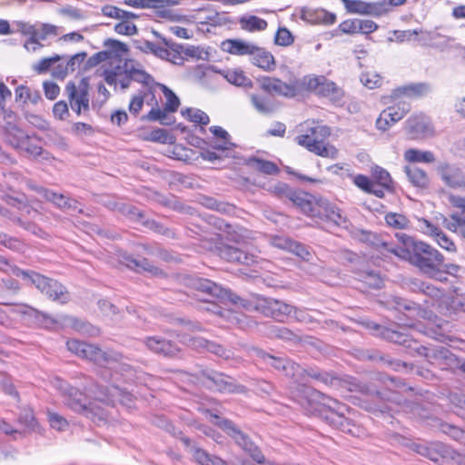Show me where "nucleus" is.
Here are the masks:
<instances>
[{
	"instance_id": "nucleus-1",
	"label": "nucleus",
	"mask_w": 465,
	"mask_h": 465,
	"mask_svg": "<svg viewBox=\"0 0 465 465\" xmlns=\"http://www.w3.org/2000/svg\"><path fill=\"white\" fill-rule=\"evenodd\" d=\"M54 389L59 391L64 398V404L72 411L80 413L86 418L92 420L94 422H105L109 416L108 410L98 404L101 402L106 407H109L115 401L118 394V388L114 387L112 390L104 389L99 385H94V388L86 389V391L94 398V401L89 402L85 401V397L76 388L71 387L64 380L55 377L51 381Z\"/></svg>"
},
{
	"instance_id": "nucleus-2",
	"label": "nucleus",
	"mask_w": 465,
	"mask_h": 465,
	"mask_svg": "<svg viewBox=\"0 0 465 465\" xmlns=\"http://www.w3.org/2000/svg\"><path fill=\"white\" fill-rule=\"evenodd\" d=\"M400 245L382 242L381 248L394 254L401 260L408 261L417 267L423 274L438 279L443 272L444 257L435 248L423 242H417L405 233H396Z\"/></svg>"
},
{
	"instance_id": "nucleus-3",
	"label": "nucleus",
	"mask_w": 465,
	"mask_h": 465,
	"mask_svg": "<svg viewBox=\"0 0 465 465\" xmlns=\"http://www.w3.org/2000/svg\"><path fill=\"white\" fill-rule=\"evenodd\" d=\"M67 349L75 355L91 361L102 367L115 369L122 372L131 371V366L124 361V357L114 351H102L99 347L78 340H69Z\"/></svg>"
},
{
	"instance_id": "nucleus-4",
	"label": "nucleus",
	"mask_w": 465,
	"mask_h": 465,
	"mask_svg": "<svg viewBox=\"0 0 465 465\" xmlns=\"http://www.w3.org/2000/svg\"><path fill=\"white\" fill-rule=\"evenodd\" d=\"M297 207L305 215L322 221L331 222L336 225L346 223V217L341 211L329 201L303 192L302 197L297 199Z\"/></svg>"
},
{
	"instance_id": "nucleus-5",
	"label": "nucleus",
	"mask_w": 465,
	"mask_h": 465,
	"mask_svg": "<svg viewBox=\"0 0 465 465\" xmlns=\"http://www.w3.org/2000/svg\"><path fill=\"white\" fill-rule=\"evenodd\" d=\"M389 381V384L386 383L387 388L382 391L371 390L368 386L358 383L351 384L353 388H350V390L359 391L362 393L370 395L375 394L378 399L391 404H395L396 406H399L403 411H410L414 415L421 416L420 405L403 399V397L401 395V392L406 391H411V388H406L404 383L397 381L394 378H390Z\"/></svg>"
},
{
	"instance_id": "nucleus-6",
	"label": "nucleus",
	"mask_w": 465,
	"mask_h": 465,
	"mask_svg": "<svg viewBox=\"0 0 465 465\" xmlns=\"http://www.w3.org/2000/svg\"><path fill=\"white\" fill-rule=\"evenodd\" d=\"M330 134L329 127L317 124L308 128L305 134L297 135L295 142L316 155L335 159L338 150L333 145L324 143V140Z\"/></svg>"
},
{
	"instance_id": "nucleus-7",
	"label": "nucleus",
	"mask_w": 465,
	"mask_h": 465,
	"mask_svg": "<svg viewBox=\"0 0 465 465\" xmlns=\"http://www.w3.org/2000/svg\"><path fill=\"white\" fill-rule=\"evenodd\" d=\"M15 272L22 274V278L28 283L35 286L42 293L48 298L60 303H65L69 301L70 295L65 287L55 280L47 278L33 271H18Z\"/></svg>"
},
{
	"instance_id": "nucleus-8",
	"label": "nucleus",
	"mask_w": 465,
	"mask_h": 465,
	"mask_svg": "<svg viewBox=\"0 0 465 465\" xmlns=\"http://www.w3.org/2000/svg\"><path fill=\"white\" fill-rule=\"evenodd\" d=\"M180 374L183 381L202 385L209 390L221 392H233L235 391L236 386L232 378L213 370H202L193 374L181 371Z\"/></svg>"
},
{
	"instance_id": "nucleus-9",
	"label": "nucleus",
	"mask_w": 465,
	"mask_h": 465,
	"mask_svg": "<svg viewBox=\"0 0 465 465\" xmlns=\"http://www.w3.org/2000/svg\"><path fill=\"white\" fill-rule=\"evenodd\" d=\"M206 413L210 415V420L214 422L229 436H231L235 442L252 458L253 460L257 463L264 462L265 458L259 448L231 420H221L217 415L210 413L209 411H206Z\"/></svg>"
},
{
	"instance_id": "nucleus-10",
	"label": "nucleus",
	"mask_w": 465,
	"mask_h": 465,
	"mask_svg": "<svg viewBox=\"0 0 465 465\" xmlns=\"http://www.w3.org/2000/svg\"><path fill=\"white\" fill-rule=\"evenodd\" d=\"M64 93L72 110L77 114H86L90 111L89 82L87 78H82L78 84L68 82Z\"/></svg>"
},
{
	"instance_id": "nucleus-11",
	"label": "nucleus",
	"mask_w": 465,
	"mask_h": 465,
	"mask_svg": "<svg viewBox=\"0 0 465 465\" xmlns=\"http://www.w3.org/2000/svg\"><path fill=\"white\" fill-rule=\"evenodd\" d=\"M324 400L326 401L323 405L330 411L326 416L330 423L343 432L354 434L355 425L350 418L346 417V414L351 412V409L334 399L326 397Z\"/></svg>"
},
{
	"instance_id": "nucleus-12",
	"label": "nucleus",
	"mask_w": 465,
	"mask_h": 465,
	"mask_svg": "<svg viewBox=\"0 0 465 465\" xmlns=\"http://www.w3.org/2000/svg\"><path fill=\"white\" fill-rule=\"evenodd\" d=\"M302 86L310 92L331 100H339L342 96V91L336 84L324 75H309L302 80Z\"/></svg>"
},
{
	"instance_id": "nucleus-13",
	"label": "nucleus",
	"mask_w": 465,
	"mask_h": 465,
	"mask_svg": "<svg viewBox=\"0 0 465 465\" xmlns=\"http://www.w3.org/2000/svg\"><path fill=\"white\" fill-rule=\"evenodd\" d=\"M102 14L104 16L114 18L120 21L114 25V31L117 34L130 36L137 33L136 25L133 23V21L139 17L138 15L109 5H104L102 8Z\"/></svg>"
},
{
	"instance_id": "nucleus-14",
	"label": "nucleus",
	"mask_w": 465,
	"mask_h": 465,
	"mask_svg": "<svg viewBox=\"0 0 465 465\" xmlns=\"http://www.w3.org/2000/svg\"><path fill=\"white\" fill-rule=\"evenodd\" d=\"M449 201L454 211L443 221L444 226L465 239V197L450 195Z\"/></svg>"
},
{
	"instance_id": "nucleus-15",
	"label": "nucleus",
	"mask_w": 465,
	"mask_h": 465,
	"mask_svg": "<svg viewBox=\"0 0 465 465\" xmlns=\"http://www.w3.org/2000/svg\"><path fill=\"white\" fill-rule=\"evenodd\" d=\"M410 110V104L404 101L387 107L377 118L376 127L383 132L389 130L393 124L401 120Z\"/></svg>"
},
{
	"instance_id": "nucleus-16",
	"label": "nucleus",
	"mask_w": 465,
	"mask_h": 465,
	"mask_svg": "<svg viewBox=\"0 0 465 465\" xmlns=\"http://www.w3.org/2000/svg\"><path fill=\"white\" fill-rule=\"evenodd\" d=\"M257 309L265 316L283 322L292 315L293 307L282 301L272 298H262L258 301Z\"/></svg>"
},
{
	"instance_id": "nucleus-17",
	"label": "nucleus",
	"mask_w": 465,
	"mask_h": 465,
	"mask_svg": "<svg viewBox=\"0 0 465 465\" xmlns=\"http://www.w3.org/2000/svg\"><path fill=\"white\" fill-rule=\"evenodd\" d=\"M218 254L221 258L230 262H237L246 266L258 264L262 260L254 252L242 250L231 245H223L219 247Z\"/></svg>"
},
{
	"instance_id": "nucleus-18",
	"label": "nucleus",
	"mask_w": 465,
	"mask_h": 465,
	"mask_svg": "<svg viewBox=\"0 0 465 465\" xmlns=\"http://www.w3.org/2000/svg\"><path fill=\"white\" fill-rule=\"evenodd\" d=\"M192 285L195 290L206 293L211 297L220 300L229 299L235 304H237L239 301L241 302V304H242V300L241 298L237 296L232 297L228 290L210 280L197 278L192 281Z\"/></svg>"
},
{
	"instance_id": "nucleus-19",
	"label": "nucleus",
	"mask_w": 465,
	"mask_h": 465,
	"mask_svg": "<svg viewBox=\"0 0 465 465\" xmlns=\"http://www.w3.org/2000/svg\"><path fill=\"white\" fill-rule=\"evenodd\" d=\"M405 128L411 139H422L433 134L430 119L422 114H412L406 121Z\"/></svg>"
},
{
	"instance_id": "nucleus-20",
	"label": "nucleus",
	"mask_w": 465,
	"mask_h": 465,
	"mask_svg": "<svg viewBox=\"0 0 465 465\" xmlns=\"http://www.w3.org/2000/svg\"><path fill=\"white\" fill-rule=\"evenodd\" d=\"M262 358L267 364L282 371L286 376L293 379L296 383L305 381L304 379H300V375L305 372V370L295 362L285 358H276L270 354H263Z\"/></svg>"
},
{
	"instance_id": "nucleus-21",
	"label": "nucleus",
	"mask_w": 465,
	"mask_h": 465,
	"mask_svg": "<svg viewBox=\"0 0 465 465\" xmlns=\"http://www.w3.org/2000/svg\"><path fill=\"white\" fill-rule=\"evenodd\" d=\"M437 172L446 185L453 188L465 186V176L460 167L441 163L437 166Z\"/></svg>"
},
{
	"instance_id": "nucleus-22",
	"label": "nucleus",
	"mask_w": 465,
	"mask_h": 465,
	"mask_svg": "<svg viewBox=\"0 0 465 465\" xmlns=\"http://www.w3.org/2000/svg\"><path fill=\"white\" fill-rule=\"evenodd\" d=\"M32 188L35 190L44 199L53 203L62 210H74L79 213L82 212V210L78 208V202L74 199L68 198L64 194L56 193L44 187L33 186Z\"/></svg>"
},
{
	"instance_id": "nucleus-23",
	"label": "nucleus",
	"mask_w": 465,
	"mask_h": 465,
	"mask_svg": "<svg viewBox=\"0 0 465 465\" xmlns=\"http://www.w3.org/2000/svg\"><path fill=\"white\" fill-rule=\"evenodd\" d=\"M418 355L424 356L431 364L443 368L446 361L450 358V351L443 347H426L420 344L413 348Z\"/></svg>"
},
{
	"instance_id": "nucleus-24",
	"label": "nucleus",
	"mask_w": 465,
	"mask_h": 465,
	"mask_svg": "<svg viewBox=\"0 0 465 465\" xmlns=\"http://www.w3.org/2000/svg\"><path fill=\"white\" fill-rule=\"evenodd\" d=\"M143 342L151 351L163 356L173 357L180 351L174 343L161 336L145 337Z\"/></svg>"
},
{
	"instance_id": "nucleus-25",
	"label": "nucleus",
	"mask_w": 465,
	"mask_h": 465,
	"mask_svg": "<svg viewBox=\"0 0 465 465\" xmlns=\"http://www.w3.org/2000/svg\"><path fill=\"white\" fill-rule=\"evenodd\" d=\"M260 85L262 90L269 94H275L286 97H293L296 94L294 86L277 78L263 77L260 80Z\"/></svg>"
},
{
	"instance_id": "nucleus-26",
	"label": "nucleus",
	"mask_w": 465,
	"mask_h": 465,
	"mask_svg": "<svg viewBox=\"0 0 465 465\" xmlns=\"http://www.w3.org/2000/svg\"><path fill=\"white\" fill-rule=\"evenodd\" d=\"M184 445L189 449V452L192 454L193 460L199 465H228V463L221 458L209 454L203 449L199 448L195 444L192 443L190 439H183Z\"/></svg>"
},
{
	"instance_id": "nucleus-27",
	"label": "nucleus",
	"mask_w": 465,
	"mask_h": 465,
	"mask_svg": "<svg viewBox=\"0 0 465 465\" xmlns=\"http://www.w3.org/2000/svg\"><path fill=\"white\" fill-rule=\"evenodd\" d=\"M125 72L130 74L132 80L143 84L147 87L149 94H153L160 83L154 81L152 75L146 73L139 64H134L133 61L125 64Z\"/></svg>"
},
{
	"instance_id": "nucleus-28",
	"label": "nucleus",
	"mask_w": 465,
	"mask_h": 465,
	"mask_svg": "<svg viewBox=\"0 0 465 465\" xmlns=\"http://www.w3.org/2000/svg\"><path fill=\"white\" fill-rule=\"evenodd\" d=\"M373 328L377 331H381L380 334L384 339L395 343L401 344L411 351H413V348L419 344L415 340L411 339L408 334H405L401 331L383 328L378 324H373Z\"/></svg>"
},
{
	"instance_id": "nucleus-29",
	"label": "nucleus",
	"mask_w": 465,
	"mask_h": 465,
	"mask_svg": "<svg viewBox=\"0 0 465 465\" xmlns=\"http://www.w3.org/2000/svg\"><path fill=\"white\" fill-rule=\"evenodd\" d=\"M346 10L351 14L379 15L381 6L378 4L361 0H343Z\"/></svg>"
},
{
	"instance_id": "nucleus-30",
	"label": "nucleus",
	"mask_w": 465,
	"mask_h": 465,
	"mask_svg": "<svg viewBox=\"0 0 465 465\" xmlns=\"http://www.w3.org/2000/svg\"><path fill=\"white\" fill-rule=\"evenodd\" d=\"M104 80L109 85L120 84L123 90L127 89L131 84L130 74L125 72V68L122 69L117 66L112 70H106L104 72Z\"/></svg>"
},
{
	"instance_id": "nucleus-31",
	"label": "nucleus",
	"mask_w": 465,
	"mask_h": 465,
	"mask_svg": "<svg viewBox=\"0 0 465 465\" xmlns=\"http://www.w3.org/2000/svg\"><path fill=\"white\" fill-rule=\"evenodd\" d=\"M106 205L108 208L118 211L134 222H140L143 224V222L145 221L143 220V212L133 205L115 201H109Z\"/></svg>"
},
{
	"instance_id": "nucleus-32",
	"label": "nucleus",
	"mask_w": 465,
	"mask_h": 465,
	"mask_svg": "<svg viewBox=\"0 0 465 465\" xmlns=\"http://www.w3.org/2000/svg\"><path fill=\"white\" fill-rule=\"evenodd\" d=\"M251 61L254 65L265 71H272L275 67L273 55L270 52L257 46L251 55Z\"/></svg>"
},
{
	"instance_id": "nucleus-33",
	"label": "nucleus",
	"mask_w": 465,
	"mask_h": 465,
	"mask_svg": "<svg viewBox=\"0 0 465 465\" xmlns=\"http://www.w3.org/2000/svg\"><path fill=\"white\" fill-rule=\"evenodd\" d=\"M404 173L409 180V182L417 188H427L430 183V179L428 177L427 173L413 165H406L404 167Z\"/></svg>"
},
{
	"instance_id": "nucleus-34",
	"label": "nucleus",
	"mask_w": 465,
	"mask_h": 465,
	"mask_svg": "<svg viewBox=\"0 0 465 465\" xmlns=\"http://www.w3.org/2000/svg\"><path fill=\"white\" fill-rule=\"evenodd\" d=\"M222 46L223 51L236 55H252L254 48L256 47L251 43L239 39L226 40L223 43Z\"/></svg>"
},
{
	"instance_id": "nucleus-35",
	"label": "nucleus",
	"mask_w": 465,
	"mask_h": 465,
	"mask_svg": "<svg viewBox=\"0 0 465 465\" xmlns=\"http://www.w3.org/2000/svg\"><path fill=\"white\" fill-rule=\"evenodd\" d=\"M224 230L227 239L236 243H246L254 238L252 232L239 225L225 224Z\"/></svg>"
},
{
	"instance_id": "nucleus-36",
	"label": "nucleus",
	"mask_w": 465,
	"mask_h": 465,
	"mask_svg": "<svg viewBox=\"0 0 465 465\" xmlns=\"http://www.w3.org/2000/svg\"><path fill=\"white\" fill-rule=\"evenodd\" d=\"M2 133L5 141L15 149H18L19 146H23V144L27 142L26 137L28 134H26L17 125L3 127Z\"/></svg>"
},
{
	"instance_id": "nucleus-37",
	"label": "nucleus",
	"mask_w": 465,
	"mask_h": 465,
	"mask_svg": "<svg viewBox=\"0 0 465 465\" xmlns=\"http://www.w3.org/2000/svg\"><path fill=\"white\" fill-rule=\"evenodd\" d=\"M422 223L425 224L426 232L432 236L441 248L447 251H455L454 242L440 228L425 219Z\"/></svg>"
},
{
	"instance_id": "nucleus-38",
	"label": "nucleus",
	"mask_w": 465,
	"mask_h": 465,
	"mask_svg": "<svg viewBox=\"0 0 465 465\" xmlns=\"http://www.w3.org/2000/svg\"><path fill=\"white\" fill-rule=\"evenodd\" d=\"M429 89V85L423 83L411 84L393 90L392 97L398 98L401 95L407 97H418L426 94Z\"/></svg>"
},
{
	"instance_id": "nucleus-39",
	"label": "nucleus",
	"mask_w": 465,
	"mask_h": 465,
	"mask_svg": "<svg viewBox=\"0 0 465 465\" xmlns=\"http://www.w3.org/2000/svg\"><path fill=\"white\" fill-rule=\"evenodd\" d=\"M308 377H311L314 380H317L326 385L335 386L340 382L339 378L334 376L332 373H329L326 371H316L313 370L306 371L302 375H300V379H304L305 381L298 382V384H306L308 382Z\"/></svg>"
},
{
	"instance_id": "nucleus-40",
	"label": "nucleus",
	"mask_w": 465,
	"mask_h": 465,
	"mask_svg": "<svg viewBox=\"0 0 465 465\" xmlns=\"http://www.w3.org/2000/svg\"><path fill=\"white\" fill-rule=\"evenodd\" d=\"M408 288L415 292H422L428 296L433 298H439L441 296V291L433 285L427 284L423 281L412 278L410 279L407 282Z\"/></svg>"
},
{
	"instance_id": "nucleus-41",
	"label": "nucleus",
	"mask_w": 465,
	"mask_h": 465,
	"mask_svg": "<svg viewBox=\"0 0 465 465\" xmlns=\"http://www.w3.org/2000/svg\"><path fill=\"white\" fill-rule=\"evenodd\" d=\"M124 259L125 265L131 269L136 270L138 272H148L153 275L162 273V272L157 267H154L146 259H136L131 256H125Z\"/></svg>"
},
{
	"instance_id": "nucleus-42",
	"label": "nucleus",
	"mask_w": 465,
	"mask_h": 465,
	"mask_svg": "<svg viewBox=\"0 0 465 465\" xmlns=\"http://www.w3.org/2000/svg\"><path fill=\"white\" fill-rule=\"evenodd\" d=\"M271 192L280 198L289 199L295 206L298 204V198L302 197L303 192L292 191L286 183H278L271 187Z\"/></svg>"
},
{
	"instance_id": "nucleus-43",
	"label": "nucleus",
	"mask_w": 465,
	"mask_h": 465,
	"mask_svg": "<svg viewBox=\"0 0 465 465\" xmlns=\"http://www.w3.org/2000/svg\"><path fill=\"white\" fill-rule=\"evenodd\" d=\"M15 100L23 104L30 103L36 104L42 100V97L39 92L31 90L27 86L20 85L15 89Z\"/></svg>"
},
{
	"instance_id": "nucleus-44",
	"label": "nucleus",
	"mask_w": 465,
	"mask_h": 465,
	"mask_svg": "<svg viewBox=\"0 0 465 465\" xmlns=\"http://www.w3.org/2000/svg\"><path fill=\"white\" fill-rule=\"evenodd\" d=\"M247 165L255 171H259L265 174H277L279 173V168L277 165L270 161L262 160L256 157L250 158L247 161Z\"/></svg>"
},
{
	"instance_id": "nucleus-45",
	"label": "nucleus",
	"mask_w": 465,
	"mask_h": 465,
	"mask_svg": "<svg viewBox=\"0 0 465 465\" xmlns=\"http://www.w3.org/2000/svg\"><path fill=\"white\" fill-rule=\"evenodd\" d=\"M404 159L410 163H433L434 154L430 151H420L417 149H409L404 153Z\"/></svg>"
},
{
	"instance_id": "nucleus-46",
	"label": "nucleus",
	"mask_w": 465,
	"mask_h": 465,
	"mask_svg": "<svg viewBox=\"0 0 465 465\" xmlns=\"http://www.w3.org/2000/svg\"><path fill=\"white\" fill-rule=\"evenodd\" d=\"M35 37L41 41H45L49 37L57 36L60 34V27L48 23L35 24Z\"/></svg>"
},
{
	"instance_id": "nucleus-47",
	"label": "nucleus",
	"mask_w": 465,
	"mask_h": 465,
	"mask_svg": "<svg viewBox=\"0 0 465 465\" xmlns=\"http://www.w3.org/2000/svg\"><path fill=\"white\" fill-rule=\"evenodd\" d=\"M123 4L138 9H158L168 4V0H124Z\"/></svg>"
},
{
	"instance_id": "nucleus-48",
	"label": "nucleus",
	"mask_w": 465,
	"mask_h": 465,
	"mask_svg": "<svg viewBox=\"0 0 465 465\" xmlns=\"http://www.w3.org/2000/svg\"><path fill=\"white\" fill-rule=\"evenodd\" d=\"M371 175L376 183H380L381 186L385 187L387 191L392 190V179L385 169L376 165L371 168Z\"/></svg>"
},
{
	"instance_id": "nucleus-49",
	"label": "nucleus",
	"mask_w": 465,
	"mask_h": 465,
	"mask_svg": "<svg viewBox=\"0 0 465 465\" xmlns=\"http://www.w3.org/2000/svg\"><path fill=\"white\" fill-rule=\"evenodd\" d=\"M242 27L244 30L254 32L262 31L267 27V22L256 15H249L241 19Z\"/></svg>"
},
{
	"instance_id": "nucleus-50",
	"label": "nucleus",
	"mask_w": 465,
	"mask_h": 465,
	"mask_svg": "<svg viewBox=\"0 0 465 465\" xmlns=\"http://www.w3.org/2000/svg\"><path fill=\"white\" fill-rule=\"evenodd\" d=\"M157 87L162 90L166 99V103L164 104L165 109L169 110L171 113L176 112L180 106V100L176 94L163 84H159Z\"/></svg>"
},
{
	"instance_id": "nucleus-51",
	"label": "nucleus",
	"mask_w": 465,
	"mask_h": 465,
	"mask_svg": "<svg viewBox=\"0 0 465 465\" xmlns=\"http://www.w3.org/2000/svg\"><path fill=\"white\" fill-rule=\"evenodd\" d=\"M225 79L237 86H251L252 81L247 78L241 70H228L224 74Z\"/></svg>"
},
{
	"instance_id": "nucleus-52",
	"label": "nucleus",
	"mask_w": 465,
	"mask_h": 465,
	"mask_svg": "<svg viewBox=\"0 0 465 465\" xmlns=\"http://www.w3.org/2000/svg\"><path fill=\"white\" fill-rule=\"evenodd\" d=\"M26 140L27 142L25 143L23 146H19L17 150L33 157L39 156L43 153V148L40 144V142L36 138H33L28 135Z\"/></svg>"
},
{
	"instance_id": "nucleus-53",
	"label": "nucleus",
	"mask_w": 465,
	"mask_h": 465,
	"mask_svg": "<svg viewBox=\"0 0 465 465\" xmlns=\"http://www.w3.org/2000/svg\"><path fill=\"white\" fill-rule=\"evenodd\" d=\"M385 221L390 227L394 229H406L410 225L409 219L405 215L397 213H387Z\"/></svg>"
},
{
	"instance_id": "nucleus-54",
	"label": "nucleus",
	"mask_w": 465,
	"mask_h": 465,
	"mask_svg": "<svg viewBox=\"0 0 465 465\" xmlns=\"http://www.w3.org/2000/svg\"><path fill=\"white\" fill-rule=\"evenodd\" d=\"M168 113H171L169 110H166L165 107L161 109L159 107L153 108L146 115L143 117V119L150 121V122H160L162 124H170L172 122L169 121Z\"/></svg>"
},
{
	"instance_id": "nucleus-55",
	"label": "nucleus",
	"mask_w": 465,
	"mask_h": 465,
	"mask_svg": "<svg viewBox=\"0 0 465 465\" xmlns=\"http://www.w3.org/2000/svg\"><path fill=\"white\" fill-rule=\"evenodd\" d=\"M182 114L190 121L203 125H207L210 122L209 116L199 109L187 108L182 111Z\"/></svg>"
},
{
	"instance_id": "nucleus-56",
	"label": "nucleus",
	"mask_w": 465,
	"mask_h": 465,
	"mask_svg": "<svg viewBox=\"0 0 465 465\" xmlns=\"http://www.w3.org/2000/svg\"><path fill=\"white\" fill-rule=\"evenodd\" d=\"M47 419L50 426L59 431L67 430L69 423L65 418L54 411H47Z\"/></svg>"
},
{
	"instance_id": "nucleus-57",
	"label": "nucleus",
	"mask_w": 465,
	"mask_h": 465,
	"mask_svg": "<svg viewBox=\"0 0 465 465\" xmlns=\"http://www.w3.org/2000/svg\"><path fill=\"white\" fill-rule=\"evenodd\" d=\"M61 60V56L59 54H54L51 57H45L38 61L37 63L34 64L32 68L35 72L37 74H45L46 73L51 66L55 64L56 62Z\"/></svg>"
},
{
	"instance_id": "nucleus-58",
	"label": "nucleus",
	"mask_w": 465,
	"mask_h": 465,
	"mask_svg": "<svg viewBox=\"0 0 465 465\" xmlns=\"http://www.w3.org/2000/svg\"><path fill=\"white\" fill-rule=\"evenodd\" d=\"M143 49L146 53H151L161 59L170 57L169 56L170 54L168 53V48H166L163 45H158L156 43L145 41L143 44Z\"/></svg>"
},
{
	"instance_id": "nucleus-59",
	"label": "nucleus",
	"mask_w": 465,
	"mask_h": 465,
	"mask_svg": "<svg viewBox=\"0 0 465 465\" xmlns=\"http://www.w3.org/2000/svg\"><path fill=\"white\" fill-rule=\"evenodd\" d=\"M251 101L255 109L261 114H270L273 111L272 104L265 98L251 94Z\"/></svg>"
},
{
	"instance_id": "nucleus-60",
	"label": "nucleus",
	"mask_w": 465,
	"mask_h": 465,
	"mask_svg": "<svg viewBox=\"0 0 465 465\" xmlns=\"http://www.w3.org/2000/svg\"><path fill=\"white\" fill-rule=\"evenodd\" d=\"M147 94H148V91L147 92L140 91L138 94H134L131 98L128 109H129V112L132 114H134V116L138 115L139 113L141 112V110L143 106L144 98L147 95Z\"/></svg>"
},
{
	"instance_id": "nucleus-61",
	"label": "nucleus",
	"mask_w": 465,
	"mask_h": 465,
	"mask_svg": "<svg viewBox=\"0 0 465 465\" xmlns=\"http://www.w3.org/2000/svg\"><path fill=\"white\" fill-rule=\"evenodd\" d=\"M446 454V447L440 442H434L430 444L427 458L434 462H439Z\"/></svg>"
},
{
	"instance_id": "nucleus-62",
	"label": "nucleus",
	"mask_w": 465,
	"mask_h": 465,
	"mask_svg": "<svg viewBox=\"0 0 465 465\" xmlns=\"http://www.w3.org/2000/svg\"><path fill=\"white\" fill-rule=\"evenodd\" d=\"M275 44L281 46H289L291 45L294 38L292 33L285 27L279 28L275 35Z\"/></svg>"
},
{
	"instance_id": "nucleus-63",
	"label": "nucleus",
	"mask_w": 465,
	"mask_h": 465,
	"mask_svg": "<svg viewBox=\"0 0 465 465\" xmlns=\"http://www.w3.org/2000/svg\"><path fill=\"white\" fill-rule=\"evenodd\" d=\"M289 252H292L293 254L297 255L298 257L302 258L304 261H310L312 256L308 247L294 241H292Z\"/></svg>"
},
{
	"instance_id": "nucleus-64",
	"label": "nucleus",
	"mask_w": 465,
	"mask_h": 465,
	"mask_svg": "<svg viewBox=\"0 0 465 465\" xmlns=\"http://www.w3.org/2000/svg\"><path fill=\"white\" fill-rule=\"evenodd\" d=\"M443 431L452 439L465 445V430L452 425H445Z\"/></svg>"
}]
</instances>
